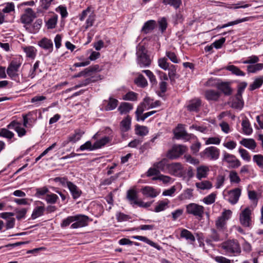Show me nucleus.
Listing matches in <instances>:
<instances>
[{
	"label": "nucleus",
	"instance_id": "f257e3e1",
	"mask_svg": "<svg viewBox=\"0 0 263 263\" xmlns=\"http://www.w3.org/2000/svg\"><path fill=\"white\" fill-rule=\"evenodd\" d=\"M137 61L141 68L148 67L151 64L147 50L143 45H139L137 48Z\"/></svg>",
	"mask_w": 263,
	"mask_h": 263
},
{
	"label": "nucleus",
	"instance_id": "f03ea898",
	"mask_svg": "<svg viewBox=\"0 0 263 263\" xmlns=\"http://www.w3.org/2000/svg\"><path fill=\"white\" fill-rule=\"evenodd\" d=\"M221 248L229 254H239L241 252L240 246L236 240H229L223 242Z\"/></svg>",
	"mask_w": 263,
	"mask_h": 263
},
{
	"label": "nucleus",
	"instance_id": "7ed1b4c3",
	"mask_svg": "<svg viewBox=\"0 0 263 263\" xmlns=\"http://www.w3.org/2000/svg\"><path fill=\"white\" fill-rule=\"evenodd\" d=\"M232 211L230 210H224L221 215L215 221V226L219 231H223L226 229L227 221L232 215Z\"/></svg>",
	"mask_w": 263,
	"mask_h": 263
},
{
	"label": "nucleus",
	"instance_id": "20e7f679",
	"mask_svg": "<svg viewBox=\"0 0 263 263\" xmlns=\"http://www.w3.org/2000/svg\"><path fill=\"white\" fill-rule=\"evenodd\" d=\"M186 213L202 218L204 213V208L195 203H191L186 205Z\"/></svg>",
	"mask_w": 263,
	"mask_h": 263
},
{
	"label": "nucleus",
	"instance_id": "39448f33",
	"mask_svg": "<svg viewBox=\"0 0 263 263\" xmlns=\"http://www.w3.org/2000/svg\"><path fill=\"white\" fill-rule=\"evenodd\" d=\"M220 155V150L215 146H210L206 148L200 153V156L203 158L216 160L218 159Z\"/></svg>",
	"mask_w": 263,
	"mask_h": 263
},
{
	"label": "nucleus",
	"instance_id": "423d86ee",
	"mask_svg": "<svg viewBox=\"0 0 263 263\" xmlns=\"http://www.w3.org/2000/svg\"><path fill=\"white\" fill-rule=\"evenodd\" d=\"M186 149V147L184 145H175L168 151L166 156L170 159H175L183 155Z\"/></svg>",
	"mask_w": 263,
	"mask_h": 263
},
{
	"label": "nucleus",
	"instance_id": "0eeeda50",
	"mask_svg": "<svg viewBox=\"0 0 263 263\" xmlns=\"http://www.w3.org/2000/svg\"><path fill=\"white\" fill-rule=\"evenodd\" d=\"M252 212L249 208H246L239 214V222L245 227H250L252 225Z\"/></svg>",
	"mask_w": 263,
	"mask_h": 263
},
{
	"label": "nucleus",
	"instance_id": "6e6552de",
	"mask_svg": "<svg viewBox=\"0 0 263 263\" xmlns=\"http://www.w3.org/2000/svg\"><path fill=\"white\" fill-rule=\"evenodd\" d=\"M74 222L73 223L70 228L75 229L84 227L88 224L89 217L85 215L78 214L74 216Z\"/></svg>",
	"mask_w": 263,
	"mask_h": 263
},
{
	"label": "nucleus",
	"instance_id": "1a4fd4ad",
	"mask_svg": "<svg viewBox=\"0 0 263 263\" xmlns=\"http://www.w3.org/2000/svg\"><path fill=\"white\" fill-rule=\"evenodd\" d=\"M21 64L20 58L13 60L11 62L7 70V74L10 78H13L17 76L16 73Z\"/></svg>",
	"mask_w": 263,
	"mask_h": 263
},
{
	"label": "nucleus",
	"instance_id": "9d476101",
	"mask_svg": "<svg viewBox=\"0 0 263 263\" xmlns=\"http://www.w3.org/2000/svg\"><path fill=\"white\" fill-rule=\"evenodd\" d=\"M222 161L228 163L232 168H236L241 165L240 161L234 155L227 152L223 153Z\"/></svg>",
	"mask_w": 263,
	"mask_h": 263
},
{
	"label": "nucleus",
	"instance_id": "9b49d317",
	"mask_svg": "<svg viewBox=\"0 0 263 263\" xmlns=\"http://www.w3.org/2000/svg\"><path fill=\"white\" fill-rule=\"evenodd\" d=\"M168 172L175 176H181L182 175V166L180 163L175 162L167 165Z\"/></svg>",
	"mask_w": 263,
	"mask_h": 263
},
{
	"label": "nucleus",
	"instance_id": "f8f14e48",
	"mask_svg": "<svg viewBox=\"0 0 263 263\" xmlns=\"http://www.w3.org/2000/svg\"><path fill=\"white\" fill-rule=\"evenodd\" d=\"M36 17L35 13L31 8H27L25 10V13L21 17V22L25 24H30L33 20Z\"/></svg>",
	"mask_w": 263,
	"mask_h": 263
},
{
	"label": "nucleus",
	"instance_id": "ddd939ff",
	"mask_svg": "<svg viewBox=\"0 0 263 263\" xmlns=\"http://www.w3.org/2000/svg\"><path fill=\"white\" fill-rule=\"evenodd\" d=\"M228 193L229 196V202L232 204H235L239 199L241 193V190L239 188H235L229 191Z\"/></svg>",
	"mask_w": 263,
	"mask_h": 263
},
{
	"label": "nucleus",
	"instance_id": "4468645a",
	"mask_svg": "<svg viewBox=\"0 0 263 263\" xmlns=\"http://www.w3.org/2000/svg\"><path fill=\"white\" fill-rule=\"evenodd\" d=\"M9 129H14L17 133L19 137L24 136L26 131L24 128L21 127V124L16 121H12L8 126Z\"/></svg>",
	"mask_w": 263,
	"mask_h": 263
},
{
	"label": "nucleus",
	"instance_id": "2eb2a0df",
	"mask_svg": "<svg viewBox=\"0 0 263 263\" xmlns=\"http://www.w3.org/2000/svg\"><path fill=\"white\" fill-rule=\"evenodd\" d=\"M175 136L177 139H180L181 138H190L191 135L188 134L183 128V125L179 124L174 131Z\"/></svg>",
	"mask_w": 263,
	"mask_h": 263
},
{
	"label": "nucleus",
	"instance_id": "dca6fc26",
	"mask_svg": "<svg viewBox=\"0 0 263 263\" xmlns=\"http://www.w3.org/2000/svg\"><path fill=\"white\" fill-rule=\"evenodd\" d=\"M204 96L208 101H217L220 97V93L218 91L209 89L205 91Z\"/></svg>",
	"mask_w": 263,
	"mask_h": 263
},
{
	"label": "nucleus",
	"instance_id": "f3484780",
	"mask_svg": "<svg viewBox=\"0 0 263 263\" xmlns=\"http://www.w3.org/2000/svg\"><path fill=\"white\" fill-rule=\"evenodd\" d=\"M38 45L42 48L47 50L49 52L53 50V43L52 41L46 37L42 39L38 43Z\"/></svg>",
	"mask_w": 263,
	"mask_h": 263
},
{
	"label": "nucleus",
	"instance_id": "a211bd4d",
	"mask_svg": "<svg viewBox=\"0 0 263 263\" xmlns=\"http://www.w3.org/2000/svg\"><path fill=\"white\" fill-rule=\"evenodd\" d=\"M84 134V132L80 129H77L75 130L74 134L68 138L67 141H65L63 143V146H64L67 143L69 142L75 143L79 140L82 136Z\"/></svg>",
	"mask_w": 263,
	"mask_h": 263
},
{
	"label": "nucleus",
	"instance_id": "6ab92c4d",
	"mask_svg": "<svg viewBox=\"0 0 263 263\" xmlns=\"http://www.w3.org/2000/svg\"><path fill=\"white\" fill-rule=\"evenodd\" d=\"M217 88L223 92L226 96H230L232 93V89L229 83L221 82L217 85Z\"/></svg>",
	"mask_w": 263,
	"mask_h": 263
},
{
	"label": "nucleus",
	"instance_id": "aec40b11",
	"mask_svg": "<svg viewBox=\"0 0 263 263\" xmlns=\"http://www.w3.org/2000/svg\"><path fill=\"white\" fill-rule=\"evenodd\" d=\"M67 187L73 199H77L81 196L82 191L72 182H69Z\"/></svg>",
	"mask_w": 263,
	"mask_h": 263
},
{
	"label": "nucleus",
	"instance_id": "412c9836",
	"mask_svg": "<svg viewBox=\"0 0 263 263\" xmlns=\"http://www.w3.org/2000/svg\"><path fill=\"white\" fill-rule=\"evenodd\" d=\"M201 105V101L200 99L197 98L190 101L187 105V109L191 111H198Z\"/></svg>",
	"mask_w": 263,
	"mask_h": 263
},
{
	"label": "nucleus",
	"instance_id": "4be33fe9",
	"mask_svg": "<svg viewBox=\"0 0 263 263\" xmlns=\"http://www.w3.org/2000/svg\"><path fill=\"white\" fill-rule=\"evenodd\" d=\"M220 240L221 239L217 231L215 229H212L211 230V234L206 238L205 242L209 245H211L213 241L217 242Z\"/></svg>",
	"mask_w": 263,
	"mask_h": 263
},
{
	"label": "nucleus",
	"instance_id": "5701e85b",
	"mask_svg": "<svg viewBox=\"0 0 263 263\" xmlns=\"http://www.w3.org/2000/svg\"><path fill=\"white\" fill-rule=\"evenodd\" d=\"M156 25V21L154 20H149L144 23L142 28L141 31L146 34L148 33L155 28Z\"/></svg>",
	"mask_w": 263,
	"mask_h": 263
},
{
	"label": "nucleus",
	"instance_id": "b1692460",
	"mask_svg": "<svg viewBox=\"0 0 263 263\" xmlns=\"http://www.w3.org/2000/svg\"><path fill=\"white\" fill-rule=\"evenodd\" d=\"M132 238L135 239H137V240L145 242L146 243L149 245L150 246L156 248L158 250H160L161 249V247L160 246H159L157 243H155L154 242L152 241V240L148 239L147 237H146L145 236H132Z\"/></svg>",
	"mask_w": 263,
	"mask_h": 263
},
{
	"label": "nucleus",
	"instance_id": "393cba45",
	"mask_svg": "<svg viewBox=\"0 0 263 263\" xmlns=\"http://www.w3.org/2000/svg\"><path fill=\"white\" fill-rule=\"evenodd\" d=\"M209 168L206 166H200L197 168L196 177L201 180L203 178L206 177Z\"/></svg>",
	"mask_w": 263,
	"mask_h": 263
},
{
	"label": "nucleus",
	"instance_id": "a878e982",
	"mask_svg": "<svg viewBox=\"0 0 263 263\" xmlns=\"http://www.w3.org/2000/svg\"><path fill=\"white\" fill-rule=\"evenodd\" d=\"M142 193L146 197L152 198L156 197L158 194L156 190L151 186H145L143 188Z\"/></svg>",
	"mask_w": 263,
	"mask_h": 263
},
{
	"label": "nucleus",
	"instance_id": "bb28decb",
	"mask_svg": "<svg viewBox=\"0 0 263 263\" xmlns=\"http://www.w3.org/2000/svg\"><path fill=\"white\" fill-rule=\"evenodd\" d=\"M131 118L127 116L120 123V129L122 132H126L130 128Z\"/></svg>",
	"mask_w": 263,
	"mask_h": 263
},
{
	"label": "nucleus",
	"instance_id": "cd10ccee",
	"mask_svg": "<svg viewBox=\"0 0 263 263\" xmlns=\"http://www.w3.org/2000/svg\"><path fill=\"white\" fill-rule=\"evenodd\" d=\"M240 143L245 147L252 150L256 147V142L253 139H243Z\"/></svg>",
	"mask_w": 263,
	"mask_h": 263
},
{
	"label": "nucleus",
	"instance_id": "c85d7f7f",
	"mask_svg": "<svg viewBox=\"0 0 263 263\" xmlns=\"http://www.w3.org/2000/svg\"><path fill=\"white\" fill-rule=\"evenodd\" d=\"M169 203L170 201L168 199L159 201L157 205L156 206L154 211L158 213L165 210L168 208Z\"/></svg>",
	"mask_w": 263,
	"mask_h": 263
},
{
	"label": "nucleus",
	"instance_id": "c756f323",
	"mask_svg": "<svg viewBox=\"0 0 263 263\" xmlns=\"http://www.w3.org/2000/svg\"><path fill=\"white\" fill-rule=\"evenodd\" d=\"M133 109L132 104L127 102H122L118 108V110L121 114H126L129 112Z\"/></svg>",
	"mask_w": 263,
	"mask_h": 263
},
{
	"label": "nucleus",
	"instance_id": "7c9ffc66",
	"mask_svg": "<svg viewBox=\"0 0 263 263\" xmlns=\"http://www.w3.org/2000/svg\"><path fill=\"white\" fill-rule=\"evenodd\" d=\"M243 106L242 97H238L235 95V99L232 101L231 106L235 109H241Z\"/></svg>",
	"mask_w": 263,
	"mask_h": 263
},
{
	"label": "nucleus",
	"instance_id": "2f4dec72",
	"mask_svg": "<svg viewBox=\"0 0 263 263\" xmlns=\"http://www.w3.org/2000/svg\"><path fill=\"white\" fill-rule=\"evenodd\" d=\"M45 208L43 206H38L34 208L31 215V218L35 219L44 214Z\"/></svg>",
	"mask_w": 263,
	"mask_h": 263
},
{
	"label": "nucleus",
	"instance_id": "473e14b6",
	"mask_svg": "<svg viewBox=\"0 0 263 263\" xmlns=\"http://www.w3.org/2000/svg\"><path fill=\"white\" fill-rule=\"evenodd\" d=\"M196 186L200 190H209L212 187V183L208 180L196 183Z\"/></svg>",
	"mask_w": 263,
	"mask_h": 263
},
{
	"label": "nucleus",
	"instance_id": "72a5a7b5",
	"mask_svg": "<svg viewBox=\"0 0 263 263\" xmlns=\"http://www.w3.org/2000/svg\"><path fill=\"white\" fill-rule=\"evenodd\" d=\"M180 237L184 238L186 240H190L191 242H194L195 238L193 234L186 229H183L180 233Z\"/></svg>",
	"mask_w": 263,
	"mask_h": 263
},
{
	"label": "nucleus",
	"instance_id": "f704fd0d",
	"mask_svg": "<svg viewBox=\"0 0 263 263\" xmlns=\"http://www.w3.org/2000/svg\"><path fill=\"white\" fill-rule=\"evenodd\" d=\"M241 125L242 127L243 132L248 135H250L252 133V128L251 127L250 124L248 120H243L242 121Z\"/></svg>",
	"mask_w": 263,
	"mask_h": 263
},
{
	"label": "nucleus",
	"instance_id": "c9c22d12",
	"mask_svg": "<svg viewBox=\"0 0 263 263\" xmlns=\"http://www.w3.org/2000/svg\"><path fill=\"white\" fill-rule=\"evenodd\" d=\"M193 190L191 189H187L180 195L179 199L180 200H184L190 199L193 196Z\"/></svg>",
	"mask_w": 263,
	"mask_h": 263
},
{
	"label": "nucleus",
	"instance_id": "e433bc0d",
	"mask_svg": "<svg viewBox=\"0 0 263 263\" xmlns=\"http://www.w3.org/2000/svg\"><path fill=\"white\" fill-rule=\"evenodd\" d=\"M263 84V77H259L256 78L252 84L250 85L249 89L254 90L260 87Z\"/></svg>",
	"mask_w": 263,
	"mask_h": 263
},
{
	"label": "nucleus",
	"instance_id": "4c0bfd02",
	"mask_svg": "<svg viewBox=\"0 0 263 263\" xmlns=\"http://www.w3.org/2000/svg\"><path fill=\"white\" fill-rule=\"evenodd\" d=\"M263 69L262 63H257L255 65H250L247 66L248 73H255Z\"/></svg>",
	"mask_w": 263,
	"mask_h": 263
},
{
	"label": "nucleus",
	"instance_id": "58836bf2",
	"mask_svg": "<svg viewBox=\"0 0 263 263\" xmlns=\"http://www.w3.org/2000/svg\"><path fill=\"white\" fill-rule=\"evenodd\" d=\"M167 162V160L166 159H163L161 161L154 163L153 166L156 167L160 172V171H164L165 168H167V165L168 164Z\"/></svg>",
	"mask_w": 263,
	"mask_h": 263
},
{
	"label": "nucleus",
	"instance_id": "ea45409f",
	"mask_svg": "<svg viewBox=\"0 0 263 263\" xmlns=\"http://www.w3.org/2000/svg\"><path fill=\"white\" fill-rule=\"evenodd\" d=\"M248 21V17H245V18H243L242 19H238V20H237L234 21L229 22L228 23L225 24H224L223 25H221V26L219 25V26H218L216 27V29H219L224 28H226V27H229V26H233V25H236V24H238L239 23H242V22H246V21Z\"/></svg>",
	"mask_w": 263,
	"mask_h": 263
},
{
	"label": "nucleus",
	"instance_id": "a19ab883",
	"mask_svg": "<svg viewBox=\"0 0 263 263\" xmlns=\"http://www.w3.org/2000/svg\"><path fill=\"white\" fill-rule=\"evenodd\" d=\"M127 198L130 202H133L135 204V202L138 201V196L136 191L135 190H129L127 193Z\"/></svg>",
	"mask_w": 263,
	"mask_h": 263
},
{
	"label": "nucleus",
	"instance_id": "79ce46f5",
	"mask_svg": "<svg viewBox=\"0 0 263 263\" xmlns=\"http://www.w3.org/2000/svg\"><path fill=\"white\" fill-rule=\"evenodd\" d=\"M135 83L141 87H145L148 84L146 79L141 74H138L137 78L135 80Z\"/></svg>",
	"mask_w": 263,
	"mask_h": 263
},
{
	"label": "nucleus",
	"instance_id": "37998d69",
	"mask_svg": "<svg viewBox=\"0 0 263 263\" xmlns=\"http://www.w3.org/2000/svg\"><path fill=\"white\" fill-rule=\"evenodd\" d=\"M96 15L92 12L89 14L88 18L86 21V24L84 26V28L86 30L88 28L93 26V23L95 21Z\"/></svg>",
	"mask_w": 263,
	"mask_h": 263
},
{
	"label": "nucleus",
	"instance_id": "c03bdc74",
	"mask_svg": "<svg viewBox=\"0 0 263 263\" xmlns=\"http://www.w3.org/2000/svg\"><path fill=\"white\" fill-rule=\"evenodd\" d=\"M227 69L231 71L233 74L236 76H245V73L242 71L234 65H230L227 66Z\"/></svg>",
	"mask_w": 263,
	"mask_h": 263
},
{
	"label": "nucleus",
	"instance_id": "a18cd8bd",
	"mask_svg": "<svg viewBox=\"0 0 263 263\" xmlns=\"http://www.w3.org/2000/svg\"><path fill=\"white\" fill-rule=\"evenodd\" d=\"M158 64V66L164 70H167L171 66L170 63L167 62V59L165 57L159 59Z\"/></svg>",
	"mask_w": 263,
	"mask_h": 263
},
{
	"label": "nucleus",
	"instance_id": "49530a36",
	"mask_svg": "<svg viewBox=\"0 0 263 263\" xmlns=\"http://www.w3.org/2000/svg\"><path fill=\"white\" fill-rule=\"evenodd\" d=\"M24 51L27 57L33 59L36 55V49L33 46H29L24 48Z\"/></svg>",
	"mask_w": 263,
	"mask_h": 263
},
{
	"label": "nucleus",
	"instance_id": "de8ad7c7",
	"mask_svg": "<svg viewBox=\"0 0 263 263\" xmlns=\"http://www.w3.org/2000/svg\"><path fill=\"white\" fill-rule=\"evenodd\" d=\"M109 141L108 137L105 136L102 139L97 140L93 144V148H100L103 146L105 145Z\"/></svg>",
	"mask_w": 263,
	"mask_h": 263
},
{
	"label": "nucleus",
	"instance_id": "09e8293b",
	"mask_svg": "<svg viewBox=\"0 0 263 263\" xmlns=\"http://www.w3.org/2000/svg\"><path fill=\"white\" fill-rule=\"evenodd\" d=\"M27 211L28 209L27 208L15 209L14 210V214H15L16 215V219L20 220L22 218H24L25 217Z\"/></svg>",
	"mask_w": 263,
	"mask_h": 263
},
{
	"label": "nucleus",
	"instance_id": "8fccbe9b",
	"mask_svg": "<svg viewBox=\"0 0 263 263\" xmlns=\"http://www.w3.org/2000/svg\"><path fill=\"white\" fill-rule=\"evenodd\" d=\"M148 133L147 127L144 126L137 125L136 127V134L140 136L146 135Z\"/></svg>",
	"mask_w": 263,
	"mask_h": 263
},
{
	"label": "nucleus",
	"instance_id": "3c124183",
	"mask_svg": "<svg viewBox=\"0 0 263 263\" xmlns=\"http://www.w3.org/2000/svg\"><path fill=\"white\" fill-rule=\"evenodd\" d=\"M162 3L164 5H169L175 9H178L181 5V0H163Z\"/></svg>",
	"mask_w": 263,
	"mask_h": 263
},
{
	"label": "nucleus",
	"instance_id": "603ef678",
	"mask_svg": "<svg viewBox=\"0 0 263 263\" xmlns=\"http://www.w3.org/2000/svg\"><path fill=\"white\" fill-rule=\"evenodd\" d=\"M58 17L57 15H54L48 19L46 23V25L48 29H53L56 26L57 23Z\"/></svg>",
	"mask_w": 263,
	"mask_h": 263
},
{
	"label": "nucleus",
	"instance_id": "864d4df0",
	"mask_svg": "<svg viewBox=\"0 0 263 263\" xmlns=\"http://www.w3.org/2000/svg\"><path fill=\"white\" fill-rule=\"evenodd\" d=\"M216 197V194L215 193H212L209 195L208 196L205 197L203 199L202 201L205 204H211L213 203L215 201V199Z\"/></svg>",
	"mask_w": 263,
	"mask_h": 263
},
{
	"label": "nucleus",
	"instance_id": "5fc2aeb1",
	"mask_svg": "<svg viewBox=\"0 0 263 263\" xmlns=\"http://www.w3.org/2000/svg\"><path fill=\"white\" fill-rule=\"evenodd\" d=\"M118 101L117 99L110 98L108 104L105 107L106 110H112L116 108L118 105Z\"/></svg>",
	"mask_w": 263,
	"mask_h": 263
},
{
	"label": "nucleus",
	"instance_id": "6e6d98bb",
	"mask_svg": "<svg viewBox=\"0 0 263 263\" xmlns=\"http://www.w3.org/2000/svg\"><path fill=\"white\" fill-rule=\"evenodd\" d=\"M253 160L261 168H263V156L260 154L255 155L253 157Z\"/></svg>",
	"mask_w": 263,
	"mask_h": 263
},
{
	"label": "nucleus",
	"instance_id": "4d7b16f0",
	"mask_svg": "<svg viewBox=\"0 0 263 263\" xmlns=\"http://www.w3.org/2000/svg\"><path fill=\"white\" fill-rule=\"evenodd\" d=\"M0 136L11 139L14 136V134L6 128H2L0 129Z\"/></svg>",
	"mask_w": 263,
	"mask_h": 263
},
{
	"label": "nucleus",
	"instance_id": "13d9d810",
	"mask_svg": "<svg viewBox=\"0 0 263 263\" xmlns=\"http://www.w3.org/2000/svg\"><path fill=\"white\" fill-rule=\"evenodd\" d=\"M74 222V216H70L64 219L61 223L62 228H65L70 225V223Z\"/></svg>",
	"mask_w": 263,
	"mask_h": 263
},
{
	"label": "nucleus",
	"instance_id": "bf43d9fd",
	"mask_svg": "<svg viewBox=\"0 0 263 263\" xmlns=\"http://www.w3.org/2000/svg\"><path fill=\"white\" fill-rule=\"evenodd\" d=\"M168 77L170 80L172 81H175V76L176 73V66L174 65H171L170 67L168 69Z\"/></svg>",
	"mask_w": 263,
	"mask_h": 263
},
{
	"label": "nucleus",
	"instance_id": "052dcab7",
	"mask_svg": "<svg viewBox=\"0 0 263 263\" xmlns=\"http://www.w3.org/2000/svg\"><path fill=\"white\" fill-rule=\"evenodd\" d=\"M58 196L54 194H47L46 196L45 200L48 203H55L58 199Z\"/></svg>",
	"mask_w": 263,
	"mask_h": 263
},
{
	"label": "nucleus",
	"instance_id": "680f3d73",
	"mask_svg": "<svg viewBox=\"0 0 263 263\" xmlns=\"http://www.w3.org/2000/svg\"><path fill=\"white\" fill-rule=\"evenodd\" d=\"M231 182L238 183L240 179L235 171H231L229 175Z\"/></svg>",
	"mask_w": 263,
	"mask_h": 263
},
{
	"label": "nucleus",
	"instance_id": "e2e57ef3",
	"mask_svg": "<svg viewBox=\"0 0 263 263\" xmlns=\"http://www.w3.org/2000/svg\"><path fill=\"white\" fill-rule=\"evenodd\" d=\"M221 140L219 137H210L206 139L205 142V145L209 144H219L220 143Z\"/></svg>",
	"mask_w": 263,
	"mask_h": 263
},
{
	"label": "nucleus",
	"instance_id": "0e129e2a",
	"mask_svg": "<svg viewBox=\"0 0 263 263\" xmlns=\"http://www.w3.org/2000/svg\"><path fill=\"white\" fill-rule=\"evenodd\" d=\"M116 217L118 221L122 222L127 221L130 219V217L128 215L125 214L123 213L119 212L116 214Z\"/></svg>",
	"mask_w": 263,
	"mask_h": 263
},
{
	"label": "nucleus",
	"instance_id": "69168bd1",
	"mask_svg": "<svg viewBox=\"0 0 263 263\" xmlns=\"http://www.w3.org/2000/svg\"><path fill=\"white\" fill-rule=\"evenodd\" d=\"M214 260L218 263H233V260L227 258L222 256H217L214 258Z\"/></svg>",
	"mask_w": 263,
	"mask_h": 263
},
{
	"label": "nucleus",
	"instance_id": "338daca9",
	"mask_svg": "<svg viewBox=\"0 0 263 263\" xmlns=\"http://www.w3.org/2000/svg\"><path fill=\"white\" fill-rule=\"evenodd\" d=\"M152 179L153 180H159L162 181L164 183H168L171 180V178L168 176H165L163 175H159L158 176L154 177Z\"/></svg>",
	"mask_w": 263,
	"mask_h": 263
},
{
	"label": "nucleus",
	"instance_id": "774afa93",
	"mask_svg": "<svg viewBox=\"0 0 263 263\" xmlns=\"http://www.w3.org/2000/svg\"><path fill=\"white\" fill-rule=\"evenodd\" d=\"M166 56L174 63H179V60L174 52L166 51Z\"/></svg>",
	"mask_w": 263,
	"mask_h": 263
}]
</instances>
